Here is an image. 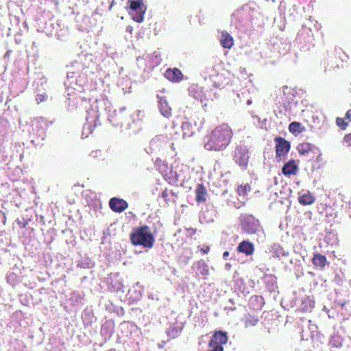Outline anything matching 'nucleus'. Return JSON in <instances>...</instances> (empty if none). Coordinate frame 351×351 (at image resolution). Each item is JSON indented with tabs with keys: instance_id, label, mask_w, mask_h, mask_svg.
<instances>
[{
	"instance_id": "obj_31",
	"label": "nucleus",
	"mask_w": 351,
	"mask_h": 351,
	"mask_svg": "<svg viewBox=\"0 0 351 351\" xmlns=\"http://www.w3.org/2000/svg\"><path fill=\"white\" fill-rule=\"evenodd\" d=\"M196 98H197V99H199L202 101V98H201V97H200V96H196Z\"/></svg>"
},
{
	"instance_id": "obj_22",
	"label": "nucleus",
	"mask_w": 351,
	"mask_h": 351,
	"mask_svg": "<svg viewBox=\"0 0 351 351\" xmlns=\"http://www.w3.org/2000/svg\"><path fill=\"white\" fill-rule=\"evenodd\" d=\"M346 120H347V119L345 117L344 118L337 117L336 119L337 125L342 130H345L347 128V127L348 126V122L346 121Z\"/></svg>"
},
{
	"instance_id": "obj_12",
	"label": "nucleus",
	"mask_w": 351,
	"mask_h": 351,
	"mask_svg": "<svg viewBox=\"0 0 351 351\" xmlns=\"http://www.w3.org/2000/svg\"><path fill=\"white\" fill-rule=\"evenodd\" d=\"M221 36L219 42L221 45L224 49H231L234 45L233 37L226 30L220 32Z\"/></svg>"
},
{
	"instance_id": "obj_23",
	"label": "nucleus",
	"mask_w": 351,
	"mask_h": 351,
	"mask_svg": "<svg viewBox=\"0 0 351 351\" xmlns=\"http://www.w3.org/2000/svg\"><path fill=\"white\" fill-rule=\"evenodd\" d=\"M343 144L346 147H351V134H348L344 136Z\"/></svg>"
},
{
	"instance_id": "obj_16",
	"label": "nucleus",
	"mask_w": 351,
	"mask_h": 351,
	"mask_svg": "<svg viewBox=\"0 0 351 351\" xmlns=\"http://www.w3.org/2000/svg\"><path fill=\"white\" fill-rule=\"evenodd\" d=\"M312 263L316 267H320L322 269L328 264L326 257L320 253H315L312 258Z\"/></svg>"
},
{
	"instance_id": "obj_28",
	"label": "nucleus",
	"mask_w": 351,
	"mask_h": 351,
	"mask_svg": "<svg viewBox=\"0 0 351 351\" xmlns=\"http://www.w3.org/2000/svg\"><path fill=\"white\" fill-rule=\"evenodd\" d=\"M229 254H229V252H228V251L224 252L223 253V258L224 259H226V258L229 256Z\"/></svg>"
},
{
	"instance_id": "obj_19",
	"label": "nucleus",
	"mask_w": 351,
	"mask_h": 351,
	"mask_svg": "<svg viewBox=\"0 0 351 351\" xmlns=\"http://www.w3.org/2000/svg\"><path fill=\"white\" fill-rule=\"evenodd\" d=\"M193 266L199 271L202 276L206 278L209 274V268L208 265L204 261H199L195 263Z\"/></svg>"
},
{
	"instance_id": "obj_25",
	"label": "nucleus",
	"mask_w": 351,
	"mask_h": 351,
	"mask_svg": "<svg viewBox=\"0 0 351 351\" xmlns=\"http://www.w3.org/2000/svg\"><path fill=\"white\" fill-rule=\"evenodd\" d=\"M237 192L240 195H245L246 193V186H243L241 185L239 186L237 188Z\"/></svg>"
},
{
	"instance_id": "obj_5",
	"label": "nucleus",
	"mask_w": 351,
	"mask_h": 351,
	"mask_svg": "<svg viewBox=\"0 0 351 351\" xmlns=\"http://www.w3.org/2000/svg\"><path fill=\"white\" fill-rule=\"evenodd\" d=\"M128 4L130 8L129 14L132 19L137 23H141L144 19V14L147 10L143 0H128Z\"/></svg>"
},
{
	"instance_id": "obj_13",
	"label": "nucleus",
	"mask_w": 351,
	"mask_h": 351,
	"mask_svg": "<svg viewBox=\"0 0 351 351\" xmlns=\"http://www.w3.org/2000/svg\"><path fill=\"white\" fill-rule=\"evenodd\" d=\"M195 200L197 203H204L206 200L207 191L202 184H198L195 189Z\"/></svg>"
},
{
	"instance_id": "obj_24",
	"label": "nucleus",
	"mask_w": 351,
	"mask_h": 351,
	"mask_svg": "<svg viewBox=\"0 0 351 351\" xmlns=\"http://www.w3.org/2000/svg\"><path fill=\"white\" fill-rule=\"evenodd\" d=\"M198 249L203 254H208L210 250V246L208 245H205L204 247L199 245Z\"/></svg>"
},
{
	"instance_id": "obj_32",
	"label": "nucleus",
	"mask_w": 351,
	"mask_h": 351,
	"mask_svg": "<svg viewBox=\"0 0 351 351\" xmlns=\"http://www.w3.org/2000/svg\"><path fill=\"white\" fill-rule=\"evenodd\" d=\"M243 12H247V10H243Z\"/></svg>"
},
{
	"instance_id": "obj_9",
	"label": "nucleus",
	"mask_w": 351,
	"mask_h": 351,
	"mask_svg": "<svg viewBox=\"0 0 351 351\" xmlns=\"http://www.w3.org/2000/svg\"><path fill=\"white\" fill-rule=\"evenodd\" d=\"M298 171V165L296 162L291 159L286 162L282 169V173L285 176H295Z\"/></svg>"
},
{
	"instance_id": "obj_26",
	"label": "nucleus",
	"mask_w": 351,
	"mask_h": 351,
	"mask_svg": "<svg viewBox=\"0 0 351 351\" xmlns=\"http://www.w3.org/2000/svg\"><path fill=\"white\" fill-rule=\"evenodd\" d=\"M46 97H47V96L45 95H42V94L38 95L37 97H36V101L38 103L43 102L45 100Z\"/></svg>"
},
{
	"instance_id": "obj_3",
	"label": "nucleus",
	"mask_w": 351,
	"mask_h": 351,
	"mask_svg": "<svg viewBox=\"0 0 351 351\" xmlns=\"http://www.w3.org/2000/svg\"><path fill=\"white\" fill-rule=\"evenodd\" d=\"M228 341V332L222 330H215L213 333L208 342V351H223V345Z\"/></svg>"
},
{
	"instance_id": "obj_6",
	"label": "nucleus",
	"mask_w": 351,
	"mask_h": 351,
	"mask_svg": "<svg viewBox=\"0 0 351 351\" xmlns=\"http://www.w3.org/2000/svg\"><path fill=\"white\" fill-rule=\"evenodd\" d=\"M250 156L248 149L242 145L236 146L233 160L242 170H246L249 162Z\"/></svg>"
},
{
	"instance_id": "obj_10",
	"label": "nucleus",
	"mask_w": 351,
	"mask_h": 351,
	"mask_svg": "<svg viewBox=\"0 0 351 351\" xmlns=\"http://www.w3.org/2000/svg\"><path fill=\"white\" fill-rule=\"evenodd\" d=\"M165 77L172 82H179L183 78L181 71L177 68L168 69L165 73Z\"/></svg>"
},
{
	"instance_id": "obj_29",
	"label": "nucleus",
	"mask_w": 351,
	"mask_h": 351,
	"mask_svg": "<svg viewBox=\"0 0 351 351\" xmlns=\"http://www.w3.org/2000/svg\"><path fill=\"white\" fill-rule=\"evenodd\" d=\"M114 4H115V1H114V0H112V1H111V3H110V6H109V10H111V9H112V6H113Z\"/></svg>"
},
{
	"instance_id": "obj_15",
	"label": "nucleus",
	"mask_w": 351,
	"mask_h": 351,
	"mask_svg": "<svg viewBox=\"0 0 351 351\" xmlns=\"http://www.w3.org/2000/svg\"><path fill=\"white\" fill-rule=\"evenodd\" d=\"M259 321L258 316L255 314L246 313L243 317L242 322H243L245 327H252L256 326Z\"/></svg>"
},
{
	"instance_id": "obj_21",
	"label": "nucleus",
	"mask_w": 351,
	"mask_h": 351,
	"mask_svg": "<svg viewBox=\"0 0 351 351\" xmlns=\"http://www.w3.org/2000/svg\"><path fill=\"white\" fill-rule=\"evenodd\" d=\"M289 130L291 133H300L302 132V125L299 122H291L289 125Z\"/></svg>"
},
{
	"instance_id": "obj_14",
	"label": "nucleus",
	"mask_w": 351,
	"mask_h": 351,
	"mask_svg": "<svg viewBox=\"0 0 351 351\" xmlns=\"http://www.w3.org/2000/svg\"><path fill=\"white\" fill-rule=\"evenodd\" d=\"M158 105L161 114L165 117L171 116V108L169 106L167 99L165 97H158Z\"/></svg>"
},
{
	"instance_id": "obj_2",
	"label": "nucleus",
	"mask_w": 351,
	"mask_h": 351,
	"mask_svg": "<svg viewBox=\"0 0 351 351\" xmlns=\"http://www.w3.org/2000/svg\"><path fill=\"white\" fill-rule=\"evenodd\" d=\"M130 237L133 245L142 246L145 248H152L155 242L154 237L147 226L134 228Z\"/></svg>"
},
{
	"instance_id": "obj_18",
	"label": "nucleus",
	"mask_w": 351,
	"mask_h": 351,
	"mask_svg": "<svg viewBox=\"0 0 351 351\" xmlns=\"http://www.w3.org/2000/svg\"><path fill=\"white\" fill-rule=\"evenodd\" d=\"M182 130L183 131V136L184 138H189L193 136L196 132L195 126L190 122H184L182 125Z\"/></svg>"
},
{
	"instance_id": "obj_20",
	"label": "nucleus",
	"mask_w": 351,
	"mask_h": 351,
	"mask_svg": "<svg viewBox=\"0 0 351 351\" xmlns=\"http://www.w3.org/2000/svg\"><path fill=\"white\" fill-rule=\"evenodd\" d=\"M297 150L300 155H306L312 150V145L307 142L302 143L298 145Z\"/></svg>"
},
{
	"instance_id": "obj_17",
	"label": "nucleus",
	"mask_w": 351,
	"mask_h": 351,
	"mask_svg": "<svg viewBox=\"0 0 351 351\" xmlns=\"http://www.w3.org/2000/svg\"><path fill=\"white\" fill-rule=\"evenodd\" d=\"M315 201V197L309 191H307L303 194L299 193L298 202L303 206L311 205L313 204Z\"/></svg>"
},
{
	"instance_id": "obj_11",
	"label": "nucleus",
	"mask_w": 351,
	"mask_h": 351,
	"mask_svg": "<svg viewBox=\"0 0 351 351\" xmlns=\"http://www.w3.org/2000/svg\"><path fill=\"white\" fill-rule=\"evenodd\" d=\"M237 250L240 253L250 256L254 252V246L251 241L246 240L241 241L237 246Z\"/></svg>"
},
{
	"instance_id": "obj_30",
	"label": "nucleus",
	"mask_w": 351,
	"mask_h": 351,
	"mask_svg": "<svg viewBox=\"0 0 351 351\" xmlns=\"http://www.w3.org/2000/svg\"><path fill=\"white\" fill-rule=\"evenodd\" d=\"M230 267H231V265H230V264H229V263H226V268H229V269H230Z\"/></svg>"
},
{
	"instance_id": "obj_4",
	"label": "nucleus",
	"mask_w": 351,
	"mask_h": 351,
	"mask_svg": "<svg viewBox=\"0 0 351 351\" xmlns=\"http://www.w3.org/2000/svg\"><path fill=\"white\" fill-rule=\"evenodd\" d=\"M242 230L248 234L257 233L261 226L260 222L252 215H243L240 218Z\"/></svg>"
},
{
	"instance_id": "obj_33",
	"label": "nucleus",
	"mask_w": 351,
	"mask_h": 351,
	"mask_svg": "<svg viewBox=\"0 0 351 351\" xmlns=\"http://www.w3.org/2000/svg\"><path fill=\"white\" fill-rule=\"evenodd\" d=\"M350 217L351 218V214L350 215Z\"/></svg>"
},
{
	"instance_id": "obj_8",
	"label": "nucleus",
	"mask_w": 351,
	"mask_h": 351,
	"mask_svg": "<svg viewBox=\"0 0 351 351\" xmlns=\"http://www.w3.org/2000/svg\"><path fill=\"white\" fill-rule=\"evenodd\" d=\"M109 206L114 212L122 213L128 207V204L123 199L112 197L110 199Z\"/></svg>"
},
{
	"instance_id": "obj_27",
	"label": "nucleus",
	"mask_w": 351,
	"mask_h": 351,
	"mask_svg": "<svg viewBox=\"0 0 351 351\" xmlns=\"http://www.w3.org/2000/svg\"><path fill=\"white\" fill-rule=\"evenodd\" d=\"M162 195V198H164V199H165V201H167V197H168V196H169V193H168L167 190V189L164 190V191L162 192V195Z\"/></svg>"
},
{
	"instance_id": "obj_7",
	"label": "nucleus",
	"mask_w": 351,
	"mask_h": 351,
	"mask_svg": "<svg viewBox=\"0 0 351 351\" xmlns=\"http://www.w3.org/2000/svg\"><path fill=\"white\" fill-rule=\"evenodd\" d=\"M274 141L276 143V158L278 161H280L289 152L291 144L289 141L281 136H276Z\"/></svg>"
},
{
	"instance_id": "obj_1",
	"label": "nucleus",
	"mask_w": 351,
	"mask_h": 351,
	"mask_svg": "<svg viewBox=\"0 0 351 351\" xmlns=\"http://www.w3.org/2000/svg\"><path fill=\"white\" fill-rule=\"evenodd\" d=\"M234 132L228 123H223L215 126L204 137V147L209 152H221L230 145Z\"/></svg>"
}]
</instances>
